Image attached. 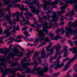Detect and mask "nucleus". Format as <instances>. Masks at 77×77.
<instances>
[{"label":"nucleus","instance_id":"obj_1","mask_svg":"<svg viewBox=\"0 0 77 77\" xmlns=\"http://www.w3.org/2000/svg\"><path fill=\"white\" fill-rule=\"evenodd\" d=\"M40 69H41L40 67H39L38 68H37L36 67H35L32 71V74H33L34 72H35V71L37 70V72L39 75L41 76L44 75V72H47L48 71V66L47 65L46 66H45L44 69H43L42 71L39 70Z\"/></svg>","mask_w":77,"mask_h":77},{"label":"nucleus","instance_id":"obj_2","mask_svg":"<svg viewBox=\"0 0 77 77\" xmlns=\"http://www.w3.org/2000/svg\"><path fill=\"white\" fill-rule=\"evenodd\" d=\"M37 30V32H38L39 35L38 36H41L40 37V38L39 39L40 41H44V42L47 41L48 42H50V41L49 40V39H48V37H45V38H44L42 37H44V36H45V34L42 31H41V30Z\"/></svg>","mask_w":77,"mask_h":77},{"label":"nucleus","instance_id":"obj_3","mask_svg":"<svg viewBox=\"0 0 77 77\" xmlns=\"http://www.w3.org/2000/svg\"><path fill=\"white\" fill-rule=\"evenodd\" d=\"M10 49L8 50L7 51H5L4 52V53L5 55H6L9 52H11V50L14 52V54H16L18 53V50L16 48L15 49H12V45H10L9 46Z\"/></svg>","mask_w":77,"mask_h":77},{"label":"nucleus","instance_id":"obj_4","mask_svg":"<svg viewBox=\"0 0 77 77\" xmlns=\"http://www.w3.org/2000/svg\"><path fill=\"white\" fill-rule=\"evenodd\" d=\"M47 25H48V23L47 22V21L45 20V23L43 25V26L44 27H42V29H43V31L46 32V34L48 33V30L46 29H50L51 28V25H49V26H48Z\"/></svg>","mask_w":77,"mask_h":77},{"label":"nucleus","instance_id":"obj_5","mask_svg":"<svg viewBox=\"0 0 77 77\" xmlns=\"http://www.w3.org/2000/svg\"><path fill=\"white\" fill-rule=\"evenodd\" d=\"M10 8H11V6H9L7 8V10L8 11V15H6V20H7L8 21H11V18L9 17H11V10H10Z\"/></svg>","mask_w":77,"mask_h":77},{"label":"nucleus","instance_id":"obj_6","mask_svg":"<svg viewBox=\"0 0 77 77\" xmlns=\"http://www.w3.org/2000/svg\"><path fill=\"white\" fill-rule=\"evenodd\" d=\"M29 7L31 9H32L33 10H30V11L32 12L33 13H35V12H36V14L37 15H38V14L39 13V11H37L36 10V7H35L33 6V5L32 4H30L29 5Z\"/></svg>","mask_w":77,"mask_h":77},{"label":"nucleus","instance_id":"obj_7","mask_svg":"<svg viewBox=\"0 0 77 77\" xmlns=\"http://www.w3.org/2000/svg\"><path fill=\"white\" fill-rule=\"evenodd\" d=\"M52 17L54 18V19L52 20V21H53V22H56V21H57V20L56 19H58L59 17L56 14L53 13Z\"/></svg>","mask_w":77,"mask_h":77},{"label":"nucleus","instance_id":"obj_8","mask_svg":"<svg viewBox=\"0 0 77 77\" xmlns=\"http://www.w3.org/2000/svg\"><path fill=\"white\" fill-rule=\"evenodd\" d=\"M49 5L51 6V4L49 2H46L45 3L43 6L44 9L45 10H46V9H47V6H49Z\"/></svg>","mask_w":77,"mask_h":77},{"label":"nucleus","instance_id":"obj_9","mask_svg":"<svg viewBox=\"0 0 77 77\" xmlns=\"http://www.w3.org/2000/svg\"><path fill=\"white\" fill-rule=\"evenodd\" d=\"M10 30L9 29H7L6 30L4 31V33H7L6 35V37H8L9 35H11V33H9Z\"/></svg>","mask_w":77,"mask_h":77},{"label":"nucleus","instance_id":"obj_10","mask_svg":"<svg viewBox=\"0 0 77 77\" xmlns=\"http://www.w3.org/2000/svg\"><path fill=\"white\" fill-rule=\"evenodd\" d=\"M23 65L22 66H23V68H25V69H26L27 68V66H30V65L29 62H28L26 63H22Z\"/></svg>","mask_w":77,"mask_h":77},{"label":"nucleus","instance_id":"obj_11","mask_svg":"<svg viewBox=\"0 0 77 77\" xmlns=\"http://www.w3.org/2000/svg\"><path fill=\"white\" fill-rule=\"evenodd\" d=\"M17 18V19H14L13 20V23L14 24V25H15L16 24V22L15 21H17V22H19L20 21V18H19V17L18 16V15H17V17H16Z\"/></svg>","mask_w":77,"mask_h":77},{"label":"nucleus","instance_id":"obj_12","mask_svg":"<svg viewBox=\"0 0 77 77\" xmlns=\"http://www.w3.org/2000/svg\"><path fill=\"white\" fill-rule=\"evenodd\" d=\"M56 65H57V66L55 67L54 68L55 69H57L58 68H61L64 65V63H61V65L60 64H56Z\"/></svg>","mask_w":77,"mask_h":77},{"label":"nucleus","instance_id":"obj_13","mask_svg":"<svg viewBox=\"0 0 77 77\" xmlns=\"http://www.w3.org/2000/svg\"><path fill=\"white\" fill-rule=\"evenodd\" d=\"M13 56H14V54H12V53H11L10 55L7 56V59H9V60H10V58L11 57L12 59H14V57H13Z\"/></svg>","mask_w":77,"mask_h":77},{"label":"nucleus","instance_id":"obj_14","mask_svg":"<svg viewBox=\"0 0 77 77\" xmlns=\"http://www.w3.org/2000/svg\"><path fill=\"white\" fill-rule=\"evenodd\" d=\"M3 10L2 9H0V14L1 15H0V19H1V20H0V21L1 22L2 21V20H3L1 18L3 17V14L2 12Z\"/></svg>","mask_w":77,"mask_h":77},{"label":"nucleus","instance_id":"obj_15","mask_svg":"<svg viewBox=\"0 0 77 77\" xmlns=\"http://www.w3.org/2000/svg\"><path fill=\"white\" fill-rule=\"evenodd\" d=\"M50 55V54H47L45 55V54H42L41 57L42 58H46L48 57V56Z\"/></svg>","mask_w":77,"mask_h":77},{"label":"nucleus","instance_id":"obj_16","mask_svg":"<svg viewBox=\"0 0 77 77\" xmlns=\"http://www.w3.org/2000/svg\"><path fill=\"white\" fill-rule=\"evenodd\" d=\"M39 54V53L38 52H35L33 57V59H35V58H36V57H37L38 56Z\"/></svg>","mask_w":77,"mask_h":77},{"label":"nucleus","instance_id":"obj_17","mask_svg":"<svg viewBox=\"0 0 77 77\" xmlns=\"http://www.w3.org/2000/svg\"><path fill=\"white\" fill-rule=\"evenodd\" d=\"M69 2H67L66 3V5H64L63 7H60V9H65V8H66L67 7V6H68L67 5H68V4H69Z\"/></svg>","mask_w":77,"mask_h":77},{"label":"nucleus","instance_id":"obj_18","mask_svg":"<svg viewBox=\"0 0 77 77\" xmlns=\"http://www.w3.org/2000/svg\"><path fill=\"white\" fill-rule=\"evenodd\" d=\"M74 10H72L71 12H68L69 14H70V17H73V15H74Z\"/></svg>","mask_w":77,"mask_h":77},{"label":"nucleus","instance_id":"obj_19","mask_svg":"<svg viewBox=\"0 0 77 77\" xmlns=\"http://www.w3.org/2000/svg\"><path fill=\"white\" fill-rule=\"evenodd\" d=\"M25 72H26V73H32V71H30V69L29 68L27 69Z\"/></svg>","mask_w":77,"mask_h":77},{"label":"nucleus","instance_id":"obj_20","mask_svg":"<svg viewBox=\"0 0 77 77\" xmlns=\"http://www.w3.org/2000/svg\"><path fill=\"white\" fill-rule=\"evenodd\" d=\"M75 59V58L74 57L72 59L70 60L67 63V64L68 65H70V63H71L72 61H73V60H74Z\"/></svg>","mask_w":77,"mask_h":77},{"label":"nucleus","instance_id":"obj_21","mask_svg":"<svg viewBox=\"0 0 77 77\" xmlns=\"http://www.w3.org/2000/svg\"><path fill=\"white\" fill-rule=\"evenodd\" d=\"M3 2H5V4L6 5H7L9 3H10V0H3Z\"/></svg>","mask_w":77,"mask_h":77},{"label":"nucleus","instance_id":"obj_22","mask_svg":"<svg viewBox=\"0 0 77 77\" xmlns=\"http://www.w3.org/2000/svg\"><path fill=\"white\" fill-rule=\"evenodd\" d=\"M62 37H60V36L59 35H56V37L54 38L53 39L52 38V39H55V40H57V39H59V38H62Z\"/></svg>","mask_w":77,"mask_h":77},{"label":"nucleus","instance_id":"obj_23","mask_svg":"<svg viewBox=\"0 0 77 77\" xmlns=\"http://www.w3.org/2000/svg\"><path fill=\"white\" fill-rule=\"evenodd\" d=\"M16 15L17 17V15H18V17H19L18 16L19 15V12H17L16 13V14L13 13L12 17H14L16 16Z\"/></svg>","mask_w":77,"mask_h":77},{"label":"nucleus","instance_id":"obj_24","mask_svg":"<svg viewBox=\"0 0 77 77\" xmlns=\"http://www.w3.org/2000/svg\"><path fill=\"white\" fill-rule=\"evenodd\" d=\"M61 48V46L60 45H58V46H56V50L57 51H58L59 50H60V48Z\"/></svg>","mask_w":77,"mask_h":77},{"label":"nucleus","instance_id":"obj_25","mask_svg":"<svg viewBox=\"0 0 77 77\" xmlns=\"http://www.w3.org/2000/svg\"><path fill=\"white\" fill-rule=\"evenodd\" d=\"M0 65H1V66H2V67H3L4 66L5 68H6V64L4 63H0Z\"/></svg>","mask_w":77,"mask_h":77},{"label":"nucleus","instance_id":"obj_26","mask_svg":"<svg viewBox=\"0 0 77 77\" xmlns=\"http://www.w3.org/2000/svg\"><path fill=\"white\" fill-rule=\"evenodd\" d=\"M64 12H65L64 10L61 11L60 12H58V14L59 15H61V14H63Z\"/></svg>","mask_w":77,"mask_h":77},{"label":"nucleus","instance_id":"obj_27","mask_svg":"<svg viewBox=\"0 0 77 77\" xmlns=\"http://www.w3.org/2000/svg\"><path fill=\"white\" fill-rule=\"evenodd\" d=\"M17 65L18 66H20V64H19V63H12L11 66H15Z\"/></svg>","mask_w":77,"mask_h":77},{"label":"nucleus","instance_id":"obj_28","mask_svg":"<svg viewBox=\"0 0 77 77\" xmlns=\"http://www.w3.org/2000/svg\"><path fill=\"white\" fill-rule=\"evenodd\" d=\"M24 14L25 15L26 20H29V16L26 13H24Z\"/></svg>","mask_w":77,"mask_h":77},{"label":"nucleus","instance_id":"obj_29","mask_svg":"<svg viewBox=\"0 0 77 77\" xmlns=\"http://www.w3.org/2000/svg\"><path fill=\"white\" fill-rule=\"evenodd\" d=\"M68 67H69V65H66L65 66L64 68V71H66V70L68 69Z\"/></svg>","mask_w":77,"mask_h":77},{"label":"nucleus","instance_id":"obj_30","mask_svg":"<svg viewBox=\"0 0 77 77\" xmlns=\"http://www.w3.org/2000/svg\"><path fill=\"white\" fill-rule=\"evenodd\" d=\"M61 57H62V56H60L57 58L56 62H57V63H60V61H59V59H60V58Z\"/></svg>","mask_w":77,"mask_h":77},{"label":"nucleus","instance_id":"obj_31","mask_svg":"<svg viewBox=\"0 0 77 77\" xmlns=\"http://www.w3.org/2000/svg\"><path fill=\"white\" fill-rule=\"evenodd\" d=\"M42 54H45V50L43 48L42 49L41 51Z\"/></svg>","mask_w":77,"mask_h":77},{"label":"nucleus","instance_id":"obj_32","mask_svg":"<svg viewBox=\"0 0 77 77\" xmlns=\"http://www.w3.org/2000/svg\"><path fill=\"white\" fill-rule=\"evenodd\" d=\"M16 0L17 1H15L12 2V3H13V4H14V5H15V4L16 3H17L18 2H20V1L19 0Z\"/></svg>","mask_w":77,"mask_h":77},{"label":"nucleus","instance_id":"obj_33","mask_svg":"<svg viewBox=\"0 0 77 77\" xmlns=\"http://www.w3.org/2000/svg\"><path fill=\"white\" fill-rule=\"evenodd\" d=\"M67 47L66 46L64 47V53H68V52H67V51H68V50H67Z\"/></svg>","mask_w":77,"mask_h":77},{"label":"nucleus","instance_id":"obj_34","mask_svg":"<svg viewBox=\"0 0 77 77\" xmlns=\"http://www.w3.org/2000/svg\"><path fill=\"white\" fill-rule=\"evenodd\" d=\"M29 27L25 26L23 28V30H24V31H26L27 30V29H28Z\"/></svg>","mask_w":77,"mask_h":77},{"label":"nucleus","instance_id":"obj_35","mask_svg":"<svg viewBox=\"0 0 77 77\" xmlns=\"http://www.w3.org/2000/svg\"><path fill=\"white\" fill-rule=\"evenodd\" d=\"M34 59V61H35V63L34 64L35 66H38V63H37V61L36 60H35V59Z\"/></svg>","mask_w":77,"mask_h":77},{"label":"nucleus","instance_id":"obj_36","mask_svg":"<svg viewBox=\"0 0 77 77\" xmlns=\"http://www.w3.org/2000/svg\"><path fill=\"white\" fill-rule=\"evenodd\" d=\"M30 52H28L26 54V57H27V58L28 59L30 58V57L28 56L29 55H30Z\"/></svg>","mask_w":77,"mask_h":77},{"label":"nucleus","instance_id":"obj_37","mask_svg":"<svg viewBox=\"0 0 77 77\" xmlns=\"http://www.w3.org/2000/svg\"><path fill=\"white\" fill-rule=\"evenodd\" d=\"M68 53H64V54L63 55V57H67V56H68Z\"/></svg>","mask_w":77,"mask_h":77},{"label":"nucleus","instance_id":"obj_38","mask_svg":"<svg viewBox=\"0 0 77 77\" xmlns=\"http://www.w3.org/2000/svg\"><path fill=\"white\" fill-rule=\"evenodd\" d=\"M58 54H62V52H61V51H57V53L56 54V55H57Z\"/></svg>","mask_w":77,"mask_h":77},{"label":"nucleus","instance_id":"obj_39","mask_svg":"<svg viewBox=\"0 0 77 77\" xmlns=\"http://www.w3.org/2000/svg\"><path fill=\"white\" fill-rule=\"evenodd\" d=\"M17 75L19 77H25V76H26V75H21L19 74H17Z\"/></svg>","mask_w":77,"mask_h":77},{"label":"nucleus","instance_id":"obj_40","mask_svg":"<svg viewBox=\"0 0 77 77\" xmlns=\"http://www.w3.org/2000/svg\"><path fill=\"white\" fill-rule=\"evenodd\" d=\"M17 38H18L19 39H21V38H23V35H20L17 36Z\"/></svg>","mask_w":77,"mask_h":77},{"label":"nucleus","instance_id":"obj_41","mask_svg":"<svg viewBox=\"0 0 77 77\" xmlns=\"http://www.w3.org/2000/svg\"><path fill=\"white\" fill-rule=\"evenodd\" d=\"M28 15L29 17H32V16H33V14L31 13H28Z\"/></svg>","mask_w":77,"mask_h":77},{"label":"nucleus","instance_id":"obj_42","mask_svg":"<svg viewBox=\"0 0 77 77\" xmlns=\"http://www.w3.org/2000/svg\"><path fill=\"white\" fill-rule=\"evenodd\" d=\"M21 8L20 7V8H20V9H21V11H23V9H23V8H24V6H23L22 5H21Z\"/></svg>","mask_w":77,"mask_h":77},{"label":"nucleus","instance_id":"obj_43","mask_svg":"<svg viewBox=\"0 0 77 77\" xmlns=\"http://www.w3.org/2000/svg\"><path fill=\"white\" fill-rule=\"evenodd\" d=\"M53 51H54V49H53L51 48L50 50V52L51 53H52Z\"/></svg>","mask_w":77,"mask_h":77},{"label":"nucleus","instance_id":"obj_44","mask_svg":"<svg viewBox=\"0 0 77 77\" xmlns=\"http://www.w3.org/2000/svg\"><path fill=\"white\" fill-rule=\"evenodd\" d=\"M66 36L67 37H69V32L67 31L66 32Z\"/></svg>","mask_w":77,"mask_h":77},{"label":"nucleus","instance_id":"obj_45","mask_svg":"<svg viewBox=\"0 0 77 77\" xmlns=\"http://www.w3.org/2000/svg\"><path fill=\"white\" fill-rule=\"evenodd\" d=\"M24 34L25 35H28L29 34V32L28 31H26L24 32Z\"/></svg>","mask_w":77,"mask_h":77},{"label":"nucleus","instance_id":"obj_46","mask_svg":"<svg viewBox=\"0 0 77 77\" xmlns=\"http://www.w3.org/2000/svg\"><path fill=\"white\" fill-rule=\"evenodd\" d=\"M49 36H51V38L52 39L53 38V36H54V35L52 34V33H50L49 34Z\"/></svg>","mask_w":77,"mask_h":77},{"label":"nucleus","instance_id":"obj_47","mask_svg":"<svg viewBox=\"0 0 77 77\" xmlns=\"http://www.w3.org/2000/svg\"><path fill=\"white\" fill-rule=\"evenodd\" d=\"M14 7H18V8H20V6L19 4H16L14 5Z\"/></svg>","mask_w":77,"mask_h":77},{"label":"nucleus","instance_id":"obj_48","mask_svg":"<svg viewBox=\"0 0 77 77\" xmlns=\"http://www.w3.org/2000/svg\"><path fill=\"white\" fill-rule=\"evenodd\" d=\"M24 62H25V60H22V63H21V65H22V66L23 65V63L25 64Z\"/></svg>","mask_w":77,"mask_h":77},{"label":"nucleus","instance_id":"obj_49","mask_svg":"<svg viewBox=\"0 0 77 77\" xmlns=\"http://www.w3.org/2000/svg\"><path fill=\"white\" fill-rule=\"evenodd\" d=\"M50 47L48 46L46 48V50H47V51H50Z\"/></svg>","mask_w":77,"mask_h":77},{"label":"nucleus","instance_id":"obj_50","mask_svg":"<svg viewBox=\"0 0 77 77\" xmlns=\"http://www.w3.org/2000/svg\"><path fill=\"white\" fill-rule=\"evenodd\" d=\"M22 9H23V10H24L26 11L27 13H28V11L29 10H28V9H27V8H22Z\"/></svg>","mask_w":77,"mask_h":77},{"label":"nucleus","instance_id":"obj_51","mask_svg":"<svg viewBox=\"0 0 77 77\" xmlns=\"http://www.w3.org/2000/svg\"><path fill=\"white\" fill-rule=\"evenodd\" d=\"M41 58L38 57V62L41 63Z\"/></svg>","mask_w":77,"mask_h":77},{"label":"nucleus","instance_id":"obj_52","mask_svg":"<svg viewBox=\"0 0 77 77\" xmlns=\"http://www.w3.org/2000/svg\"><path fill=\"white\" fill-rule=\"evenodd\" d=\"M0 61L1 62H5V58L1 59L0 60Z\"/></svg>","mask_w":77,"mask_h":77},{"label":"nucleus","instance_id":"obj_53","mask_svg":"<svg viewBox=\"0 0 77 77\" xmlns=\"http://www.w3.org/2000/svg\"><path fill=\"white\" fill-rule=\"evenodd\" d=\"M76 5H75V7H74L75 9H76V12H77V3L76 4Z\"/></svg>","mask_w":77,"mask_h":77},{"label":"nucleus","instance_id":"obj_54","mask_svg":"<svg viewBox=\"0 0 77 77\" xmlns=\"http://www.w3.org/2000/svg\"><path fill=\"white\" fill-rule=\"evenodd\" d=\"M69 60V58H67L63 60V62H65V61H66V60Z\"/></svg>","mask_w":77,"mask_h":77},{"label":"nucleus","instance_id":"obj_55","mask_svg":"<svg viewBox=\"0 0 77 77\" xmlns=\"http://www.w3.org/2000/svg\"><path fill=\"white\" fill-rule=\"evenodd\" d=\"M58 3V2L56 3V2H52V5H57Z\"/></svg>","mask_w":77,"mask_h":77},{"label":"nucleus","instance_id":"obj_56","mask_svg":"<svg viewBox=\"0 0 77 77\" xmlns=\"http://www.w3.org/2000/svg\"><path fill=\"white\" fill-rule=\"evenodd\" d=\"M60 30V29H57V34L59 33V32Z\"/></svg>","mask_w":77,"mask_h":77},{"label":"nucleus","instance_id":"obj_57","mask_svg":"<svg viewBox=\"0 0 77 77\" xmlns=\"http://www.w3.org/2000/svg\"><path fill=\"white\" fill-rule=\"evenodd\" d=\"M2 32H3V30H2V29L1 28H0V35L2 34Z\"/></svg>","mask_w":77,"mask_h":77},{"label":"nucleus","instance_id":"obj_58","mask_svg":"<svg viewBox=\"0 0 77 77\" xmlns=\"http://www.w3.org/2000/svg\"><path fill=\"white\" fill-rule=\"evenodd\" d=\"M59 75V73L54 74L53 75L54 76H57Z\"/></svg>","mask_w":77,"mask_h":77},{"label":"nucleus","instance_id":"obj_59","mask_svg":"<svg viewBox=\"0 0 77 77\" xmlns=\"http://www.w3.org/2000/svg\"><path fill=\"white\" fill-rule=\"evenodd\" d=\"M53 45V43H51L49 45V47H51V46H52V45Z\"/></svg>","mask_w":77,"mask_h":77},{"label":"nucleus","instance_id":"obj_60","mask_svg":"<svg viewBox=\"0 0 77 77\" xmlns=\"http://www.w3.org/2000/svg\"><path fill=\"white\" fill-rule=\"evenodd\" d=\"M64 32H65V30L64 29H62V31L61 32L62 34H63V33H64Z\"/></svg>","mask_w":77,"mask_h":77},{"label":"nucleus","instance_id":"obj_61","mask_svg":"<svg viewBox=\"0 0 77 77\" xmlns=\"http://www.w3.org/2000/svg\"><path fill=\"white\" fill-rule=\"evenodd\" d=\"M18 57H22V56H23V54H21L20 55H18Z\"/></svg>","mask_w":77,"mask_h":77},{"label":"nucleus","instance_id":"obj_62","mask_svg":"<svg viewBox=\"0 0 77 77\" xmlns=\"http://www.w3.org/2000/svg\"><path fill=\"white\" fill-rule=\"evenodd\" d=\"M19 29H20L19 28V26H17L16 27V30H19Z\"/></svg>","mask_w":77,"mask_h":77},{"label":"nucleus","instance_id":"obj_63","mask_svg":"<svg viewBox=\"0 0 77 77\" xmlns=\"http://www.w3.org/2000/svg\"><path fill=\"white\" fill-rule=\"evenodd\" d=\"M72 3H76V2H77V0H74L73 1H72Z\"/></svg>","mask_w":77,"mask_h":77},{"label":"nucleus","instance_id":"obj_64","mask_svg":"<svg viewBox=\"0 0 77 77\" xmlns=\"http://www.w3.org/2000/svg\"><path fill=\"white\" fill-rule=\"evenodd\" d=\"M73 42L74 43H75L76 45H77V41H75Z\"/></svg>","mask_w":77,"mask_h":77}]
</instances>
